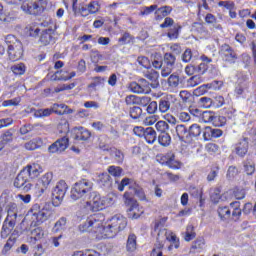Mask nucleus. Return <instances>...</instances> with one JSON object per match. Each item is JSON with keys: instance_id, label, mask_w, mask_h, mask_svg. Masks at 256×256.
Masks as SVG:
<instances>
[{"instance_id": "nucleus-50", "label": "nucleus", "mask_w": 256, "mask_h": 256, "mask_svg": "<svg viewBox=\"0 0 256 256\" xmlns=\"http://www.w3.org/2000/svg\"><path fill=\"white\" fill-rule=\"evenodd\" d=\"M104 201V208L111 207V205H115V201L117 197L115 195L102 196Z\"/></svg>"}, {"instance_id": "nucleus-3", "label": "nucleus", "mask_w": 256, "mask_h": 256, "mask_svg": "<svg viewBox=\"0 0 256 256\" xmlns=\"http://www.w3.org/2000/svg\"><path fill=\"white\" fill-rule=\"evenodd\" d=\"M26 217L31 221V225L37 227V225H43L45 221H49L53 217V210L49 206L41 207L39 204H34Z\"/></svg>"}, {"instance_id": "nucleus-26", "label": "nucleus", "mask_w": 256, "mask_h": 256, "mask_svg": "<svg viewBox=\"0 0 256 256\" xmlns=\"http://www.w3.org/2000/svg\"><path fill=\"white\" fill-rule=\"evenodd\" d=\"M67 229V219L60 218L55 224L52 229L53 233H60V231H65Z\"/></svg>"}, {"instance_id": "nucleus-54", "label": "nucleus", "mask_w": 256, "mask_h": 256, "mask_svg": "<svg viewBox=\"0 0 256 256\" xmlns=\"http://www.w3.org/2000/svg\"><path fill=\"white\" fill-rule=\"evenodd\" d=\"M156 131H159V133H165L169 129V124L165 121H158L155 125Z\"/></svg>"}, {"instance_id": "nucleus-56", "label": "nucleus", "mask_w": 256, "mask_h": 256, "mask_svg": "<svg viewBox=\"0 0 256 256\" xmlns=\"http://www.w3.org/2000/svg\"><path fill=\"white\" fill-rule=\"evenodd\" d=\"M170 157H173V153L169 152L165 155L157 156V161L161 163V165H168Z\"/></svg>"}, {"instance_id": "nucleus-10", "label": "nucleus", "mask_w": 256, "mask_h": 256, "mask_svg": "<svg viewBox=\"0 0 256 256\" xmlns=\"http://www.w3.org/2000/svg\"><path fill=\"white\" fill-rule=\"evenodd\" d=\"M84 207L88 211H93V212L103 211V209H105L103 196H101V194L97 192L90 193Z\"/></svg>"}, {"instance_id": "nucleus-27", "label": "nucleus", "mask_w": 256, "mask_h": 256, "mask_svg": "<svg viewBox=\"0 0 256 256\" xmlns=\"http://www.w3.org/2000/svg\"><path fill=\"white\" fill-rule=\"evenodd\" d=\"M230 209L232 211V219L237 221L239 217H241V208H239V202H232L230 203Z\"/></svg>"}, {"instance_id": "nucleus-39", "label": "nucleus", "mask_w": 256, "mask_h": 256, "mask_svg": "<svg viewBox=\"0 0 256 256\" xmlns=\"http://www.w3.org/2000/svg\"><path fill=\"white\" fill-rule=\"evenodd\" d=\"M198 104L200 105V107H203V109H209L213 107V99L209 97H202L199 99Z\"/></svg>"}, {"instance_id": "nucleus-58", "label": "nucleus", "mask_w": 256, "mask_h": 256, "mask_svg": "<svg viewBox=\"0 0 256 256\" xmlns=\"http://www.w3.org/2000/svg\"><path fill=\"white\" fill-rule=\"evenodd\" d=\"M75 87V84H62L59 85L54 89L55 93H61V91H70V89H73Z\"/></svg>"}, {"instance_id": "nucleus-24", "label": "nucleus", "mask_w": 256, "mask_h": 256, "mask_svg": "<svg viewBox=\"0 0 256 256\" xmlns=\"http://www.w3.org/2000/svg\"><path fill=\"white\" fill-rule=\"evenodd\" d=\"M218 215L222 221H227V219H231V206H219Z\"/></svg>"}, {"instance_id": "nucleus-16", "label": "nucleus", "mask_w": 256, "mask_h": 256, "mask_svg": "<svg viewBox=\"0 0 256 256\" xmlns=\"http://www.w3.org/2000/svg\"><path fill=\"white\" fill-rule=\"evenodd\" d=\"M234 151L238 157H244L249 151V139H241L234 147Z\"/></svg>"}, {"instance_id": "nucleus-64", "label": "nucleus", "mask_w": 256, "mask_h": 256, "mask_svg": "<svg viewBox=\"0 0 256 256\" xmlns=\"http://www.w3.org/2000/svg\"><path fill=\"white\" fill-rule=\"evenodd\" d=\"M208 66L206 63H200L198 66H196V73L197 75H205L207 72Z\"/></svg>"}, {"instance_id": "nucleus-22", "label": "nucleus", "mask_w": 256, "mask_h": 256, "mask_svg": "<svg viewBox=\"0 0 256 256\" xmlns=\"http://www.w3.org/2000/svg\"><path fill=\"white\" fill-rule=\"evenodd\" d=\"M6 210H7L6 219H10L12 221H17V213H18L17 204H15V203L8 204L6 207Z\"/></svg>"}, {"instance_id": "nucleus-51", "label": "nucleus", "mask_w": 256, "mask_h": 256, "mask_svg": "<svg viewBox=\"0 0 256 256\" xmlns=\"http://www.w3.org/2000/svg\"><path fill=\"white\" fill-rule=\"evenodd\" d=\"M108 173L113 177H121V173H123V170L119 166H110L108 168Z\"/></svg>"}, {"instance_id": "nucleus-48", "label": "nucleus", "mask_w": 256, "mask_h": 256, "mask_svg": "<svg viewBox=\"0 0 256 256\" xmlns=\"http://www.w3.org/2000/svg\"><path fill=\"white\" fill-rule=\"evenodd\" d=\"M155 11H157V5H151V6L142 8V10L140 11V15H142V17H147L148 15H151V13Z\"/></svg>"}, {"instance_id": "nucleus-38", "label": "nucleus", "mask_w": 256, "mask_h": 256, "mask_svg": "<svg viewBox=\"0 0 256 256\" xmlns=\"http://www.w3.org/2000/svg\"><path fill=\"white\" fill-rule=\"evenodd\" d=\"M195 239V227L193 225H188L186 228L184 240L185 241H193Z\"/></svg>"}, {"instance_id": "nucleus-32", "label": "nucleus", "mask_w": 256, "mask_h": 256, "mask_svg": "<svg viewBox=\"0 0 256 256\" xmlns=\"http://www.w3.org/2000/svg\"><path fill=\"white\" fill-rule=\"evenodd\" d=\"M202 81L203 78L201 75H194L186 81V87H197V85H201Z\"/></svg>"}, {"instance_id": "nucleus-49", "label": "nucleus", "mask_w": 256, "mask_h": 256, "mask_svg": "<svg viewBox=\"0 0 256 256\" xmlns=\"http://www.w3.org/2000/svg\"><path fill=\"white\" fill-rule=\"evenodd\" d=\"M213 117H215V114L211 111H204L202 112L201 119L204 123H212Z\"/></svg>"}, {"instance_id": "nucleus-44", "label": "nucleus", "mask_w": 256, "mask_h": 256, "mask_svg": "<svg viewBox=\"0 0 256 256\" xmlns=\"http://www.w3.org/2000/svg\"><path fill=\"white\" fill-rule=\"evenodd\" d=\"M167 167L170 169H181V162L175 160V154L172 153V157L168 160Z\"/></svg>"}, {"instance_id": "nucleus-19", "label": "nucleus", "mask_w": 256, "mask_h": 256, "mask_svg": "<svg viewBox=\"0 0 256 256\" xmlns=\"http://www.w3.org/2000/svg\"><path fill=\"white\" fill-rule=\"evenodd\" d=\"M75 75H76L75 72L69 73L65 70H60L54 74V79L56 81H69V79H73V77H75Z\"/></svg>"}, {"instance_id": "nucleus-40", "label": "nucleus", "mask_w": 256, "mask_h": 256, "mask_svg": "<svg viewBox=\"0 0 256 256\" xmlns=\"http://www.w3.org/2000/svg\"><path fill=\"white\" fill-rule=\"evenodd\" d=\"M192 249L203 251L205 249V238H197L192 244Z\"/></svg>"}, {"instance_id": "nucleus-37", "label": "nucleus", "mask_w": 256, "mask_h": 256, "mask_svg": "<svg viewBox=\"0 0 256 256\" xmlns=\"http://www.w3.org/2000/svg\"><path fill=\"white\" fill-rule=\"evenodd\" d=\"M97 181L99 184L103 185H111V176L107 173H101L98 175Z\"/></svg>"}, {"instance_id": "nucleus-15", "label": "nucleus", "mask_w": 256, "mask_h": 256, "mask_svg": "<svg viewBox=\"0 0 256 256\" xmlns=\"http://www.w3.org/2000/svg\"><path fill=\"white\" fill-rule=\"evenodd\" d=\"M219 53L223 61H227L228 63H233L237 59V54L233 51L231 46L227 44L221 46Z\"/></svg>"}, {"instance_id": "nucleus-23", "label": "nucleus", "mask_w": 256, "mask_h": 256, "mask_svg": "<svg viewBox=\"0 0 256 256\" xmlns=\"http://www.w3.org/2000/svg\"><path fill=\"white\" fill-rule=\"evenodd\" d=\"M146 78L151 81V87L155 89V87L159 86V73L155 70L148 71L146 74Z\"/></svg>"}, {"instance_id": "nucleus-61", "label": "nucleus", "mask_w": 256, "mask_h": 256, "mask_svg": "<svg viewBox=\"0 0 256 256\" xmlns=\"http://www.w3.org/2000/svg\"><path fill=\"white\" fill-rule=\"evenodd\" d=\"M58 131L60 133H69V123L67 122V120H62L58 124Z\"/></svg>"}, {"instance_id": "nucleus-57", "label": "nucleus", "mask_w": 256, "mask_h": 256, "mask_svg": "<svg viewBox=\"0 0 256 256\" xmlns=\"http://www.w3.org/2000/svg\"><path fill=\"white\" fill-rule=\"evenodd\" d=\"M126 105H139V97L135 95H128L125 98Z\"/></svg>"}, {"instance_id": "nucleus-5", "label": "nucleus", "mask_w": 256, "mask_h": 256, "mask_svg": "<svg viewBox=\"0 0 256 256\" xmlns=\"http://www.w3.org/2000/svg\"><path fill=\"white\" fill-rule=\"evenodd\" d=\"M125 227H127V218L121 214H116L107 220L103 237L113 239V237H115L117 233H120V231H123Z\"/></svg>"}, {"instance_id": "nucleus-9", "label": "nucleus", "mask_w": 256, "mask_h": 256, "mask_svg": "<svg viewBox=\"0 0 256 256\" xmlns=\"http://www.w3.org/2000/svg\"><path fill=\"white\" fill-rule=\"evenodd\" d=\"M67 189H69V186L65 180H60L56 183L55 187L52 189V203L54 207H59V205L63 203Z\"/></svg>"}, {"instance_id": "nucleus-14", "label": "nucleus", "mask_w": 256, "mask_h": 256, "mask_svg": "<svg viewBox=\"0 0 256 256\" xmlns=\"http://www.w3.org/2000/svg\"><path fill=\"white\" fill-rule=\"evenodd\" d=\"M23 169L27 173L31 181H33V179H37V177H39L44 171L43 166H41V164L39 163L28 164Z\"/></svg>"}, {"instance_id": "nucleus-30", "label": "nucleus", "mask_w": 256, "mask_h": 256, "mask_svg": "<svg viewBox=\"0 0 256 256\" xmlns=\"http://www.w3.org/2000/svg\"><path fill=\"white\" fill-rule=\"evenodd\" d=\"M126 249L127 251H130V253H133V251L137 249V237L135 236V234L129 235Z\"/></svg>"}, {"instance_id": "nucleus-28", "label": "nucleus", "mask_w": 256, "mask_h": 256, "mask_svg": "<svg viewBox=\"0 0 256 256\" xmlns=\"http://www.w3.org/2000/svg\"><path fill=\"white\" fill-rule=\"evenodd\" d=\"M32 113L34 114V117H36L37 119H41L43 117H49L52 113H53V109H38V110H31Z\"/></svg>"}, {"instance_id": "nucleus-18", "label": "nucleus", "mask_w": 256, "mask_h": 256, "mask_svg": "<svg viewBox=\"0 0 256 256\" xmlns=\"http://www.w3.org/2000/svg\"><path fill=\"white\" fill-rule=\"evenodd\" d=\"M141 83L142 85L137 82L130 83V91H132V93H149V89H147V82L145 80H141Z\"/></svg>"}, {"instance_id": "nucleus-1", "label": "nucleus", "mask_w": 256, "mask_h": 256, "mask_svg": "<svg viewBox=\"0 0 256 256\" xmlns=\"http://www.w3.org/2000/svg\"><path fill=\"white\" fill-rule=\"evenodd\" d=\"M154 231L157 233V244L158 249H163L168 245V251H173L174 249H179L180 242L179 238L172 231H168L161 227V222H156L154 226Z\"/></svg>"}, {"instance_id": "nucleus-29", "label": "nucleus", "mask_w": 256, "mask_h": 256, "mask_svg": "<svg viewBox=\"0 0 256 256\" xmlns=\"http://www.w3.org/2000/svg\"><path fill=\"white\" fill-rule=\"evenodd\" d=\"M212 203H220V201H227V194H222L219 189L214 190L211 194Z\"/></svg>"}, {"instance_id": "nucleus-2", "label": "nucleus", "mask_w": 256, "mask_h": 256, "mask_svg": "<svg viewBox=\"0 0 256 256\" xmlns=\"http://www.w3.org/2000/svg\"><path fill=\"white\" fill-rule=\"evenodd\" d=\"M105 216L103 214H93L89 216L85 223L80 225L82 233H95L97 239H106L105 236Z\"/></svg>"}, {"instance_id": "nucleus-17", "label": "nucleus", "mask_w": 256, "mask_h": 256, "mask_svg": "<svg viewBox=\"0 0 256 256\" xmlns=\"http://www.w3.org/2000/svg\"><path fill=\"white\" fill-rule=\"evenodd\" d=\"M15 221L9 218H6L3 222L2 230H1V237L2 239H7L9 235H11V231L15 229Z\"/></svg>"}, {"instance_id": "nucleus-6", "label": "nucleus", "mask_w": 256, "mask_h": 256, "mask_svg": "<svg viewBox=\"0 0 256 256\" xmlns=\"http://www.w3.org/2000/svg\"><path fill=\"white\" fill-rule=\"evenodd\" d=\"M91 189H93V183L87 179L76 182L71 187L70 197L73 201H87L91 195Z\"/></svg>"}, {"instance_id": "nucleus-55", "label": "nucleus", "mask_w": 256, "mask_h": 256, "mask_svg": "<svg viewBox=\"0 0 256 256\" xmlns=\"http://www.w3.org/2000/svg\"><path fill=\"white\" fill-rule=\"evenodd\" d=\"M189 135L192 137H199L201 135V127L197 124L190 126Z\"/></svg>"}, {"instance_id": "nucleus-7", "label": "nucleus", "mask_w": 256, "mask_h": 256, "mask_svg": "<svg viewBox=\"0 0 256 256\" xmlns=\"http://www.w3.org/2000/svg\"><path fill=\"white\" fill-rule=\"evenodd\" d=\"M6 43H13L8 46V57L10 61H19L23 57V44L15 42L17 39L13 34H8L5 38Z\"/></svg>"}, {"instance_id": "nucleus-8", "label": "nucleus", "mask_w": 256, "mask_h": 256, "mask_svg": "<svg viewBox=\"0 0 256 256\" xmlns=\"http://www.w3.org/2000/svg\"><path fill=\"white\" fill-rule=\"evenodd\" d=\"M124 203L127 207L129 219H139V217H141L142 214L145 212V210H143V207L139 206V202L133 199L129 192H126L124 194Z\"/></svg>"}, {"instance_id": "nucleus-59", "label": "nucleus", "mask_w": 256, "mask_h": 256, "mask_svg": "<svg viewBox=\"0 0 256 256\" xmlns=\"http://www.w3.org/2000/svg\"><path fill=\"white\" fill-rule=\"evenodd\" d=\"M137 61H138L139 65H141L145 69H149V67H151V62L149 61L148 57L140 56V57H138Z\"/></svg>"}, {"instance_id": "nucleus-53", "label": "nucleus", "mask_w": 256, "mask_h": 256, "mask_svg": "<svg viewBox=\"0 0 256 256\" xmlns=\"http://www.w3.org/2000/svg\"><path fill=\"white\" fill-rule=\"evenodd\" d=\"M164 65H167V67H172L175 65V56L172 54L166 53L164 55Z\"/></svg>"}, {"instance_id": "nucleus-63", "label": "nucleus", "mask_w": 256, "mask_h": 256, "mask_svg": "<svg viewBox=\"0 0 256 256\" xmlns=\"http://www.w3.org/2000/svg\"><path fill=\"white\" fill-rule=\"evenodd\" d=\"M141 113H143V110H141L140 107H133L130 110V116L132 119H139V117H141Z\"/></svg>"}, {"instance_id": "nucleus-4", "label": "nucleus", "mask_w": 256, "mask_h": 256, "mask_svg": "<svg viewBox=\"0 0 256 256\" xmlns=\"http://www.w3.org/2000/svg\"><path fill=\"white\" fill-rule=\"evenodd\" d=\"M9 5H19L22 3L21 9L27 15H41L47 9L46 0H4Z\"/></svg>"}, {"instance_id": "nucleus-42", "label": "nucleus", "mask_w": 256, "mask_h": 256, "mask_svg": "<svg viewBox=\"0 0 256 256\" xmlns=\"http://www.w3.org/2000/svg\"><path fill=\"white\" fill-rule=\"evenodd\" d=\"M52 111L57 113V115H64L67 113V105L65 104H54L52 107Z\"/></svg>"}, {"instance_id": "nucleus-45", "label": "nucleus", "mask_w": 256, "mask_h": 256, "mask_svg": "<svg viewBox=\"0 0 256 256\" xmlns=\"http://www.w3.org/2000/svg\"><path fill=\"white\" fill-rule=\"evenodd\" d=\"M171 109V102L169 100H160L159 111L161 113H167Z\"/></svg>"}, {"instance_id": "nucleus-21", "label": "nucleus", "mask_w": 256, "mask_h": 256, "mask_svg": "<svg viewBox=\"0 0 256 256\" xmlns=\"http://www.w3.org/2000/svg\"><path fill=\"white\" fill-rule=\"evenodd\" d=\"M43 146V140L41 138H34L27 143H25L24 147L27 151H35V149H39V147Z\"/></svg>"}, {"instance_id": "nucleus-11", "label": "nucleus", "mask_w": 256, "mask_h": 256, "mask_svg": "<svg viewBox=\"0 0 256 256\" xmlns=\"http://www.w3.org/2000/svg\"><path fill=\"white\" fill-rule=\"evenodd\" d=\"M14 187L16 189H22L24 193H29V191H33V183H31V178L27 174V172L22 169L17 177L14 179Z\"/></svg>"}, {"instance_id": "nucleus-20", "label": "nucleus", "mask_w": 256, "mask_h": 256, "mask_svg": "<svg viewBox=\"0 0 256 256\" xmlns=\"http://www.w3.org/2000/svg\"><path fill=\"white\" fill-rule=\"evenodd\" d=\"M172 9L169 6H163L161 8H156L154 19L156 21H161L164 17H167L171 13Z\"/></svg>"}, {"instance_id": "nucleus-12", "label": "nucleus", "mask_w": 256, "mask_h": 256, "mask_svg": "<svg viewBox=\"0 0 256 256\" xmlns=\"http://www.w3.org/2000/svg\"><path fill=\"white\" fill-rule=\"evenodd\" d=\"M51 181H53V173L51 172L45 173L39 180V183H41L42 186L39 187V184L36 183L35 187L32 189V193L34 194V197H36L37 199H39V197H42L47 187L51 185Z\"/></svg>"}, {"instance_id": "nucleus-43", "label": "nucleus", "mask_w": 256, "mask_h": 256, "mask_svg": "<svg viewBox=\"0 0 256 256\" xmlns=\"http://www.w3.org/2000/svg\"><path fill=\"white\" fill-rule=\"evenodd\" d=\"M181 83V80L179 79L178 75H170L168 78V85L169 87H173L174 89L177 88Z\"/></svg>"}, {"instance_id": "nucleus-60", "label": "nucleus", "mask_w": 256, "mask_h": 256, "mask_svg": "<svg viewBox=\"0 0 256 256\" xmlns=\"http://www.w3.org/2000/svg\"><path fill=\"white\" fill-rule=\"evenodd\" d=\"M209 84H204L194 90V94L197 96L205 95L209 91Z\"/></svg>"}, {"instance_id": "nucleus-46", "label": "nucleus", "mask_w": 256, "mask_h": 256, "mask_svg": "<svg viewBox=\"0 0 256 256\" xmlns=\"http://www.w3.org/2000/svg\"><path fill=\"white\" fill-rule=\"evenodd\" d=\"M225 117L223 116H217L214 114V117L212 118L211 124L214 125V127H223L225 125Z\"/></svg>"}, {"instance_id": "nucleus-62", "label": "nucleus", "mask_w": 256, "mask_h": 256, "mask_svg": "<svg viewBox=\"0 0 256 256\" xmlns=\"http://www.w3.org/2000/svg\"><path fill=\"white\" fill-rule=\"evenodd\" d=\"M39 41L41 45H49V43H51V34L50 33L41 34Z\"/></svg>"}, {"instance_id": "nucleus-41", "label": "nucleus", "mask_w": 256, "mask_h": 256, "mask_svg": "<svg viewBox=\"0 0 256 256\" xmlns=\"http://www.w3.org/2000/svg\"><path fill=\"white\" fill-rule=\"evenodd\" d=\"M87 6L90 15H95V13H99V10L101 9V6L97 1H92Z\"/></svg>"}, {"instance_id": "nucleus-36", "label": "nucleus", "mask_w": 256, "mask_h": 256, "mask_svg": "<svg viewBox=\"0 0 256 256\" xmlns=\"http://www.w3.org/2000/svg\"><path fill=\"white\" fill-rule=\"evenodd\" d=\"M11 70L14 73V75H25V71L27 70V68L25 67V64L18 63L13 65L11 67Z\"/></svg>"}, {"instance_id": "nucleus-33", "label": "nucleus", "mask_w": 256, "mask_h": 256, "mask_svg": "<svg viewBox=\"0 0 256 256\" xmlns=\"http://www.w3.org/2000/svg\"><path fill=\"white\" fill-rule=\"evenodd\" d=\"M110 155L116 163H123V159H125L123 152H121L117 148L110 149Z\"/></svg>"}, {"instance_id": "nucleus-31", "label": "nucleus", "mask_w": 256, "mask_h": 256, "mask_svg": "<svg viewBox=\"0 0 256 256\" xmlns=\"http://www.w3.org/2000/svg\"><path fill=\"white\" fill-rule=\"evenodd\" d=\"M174 136L179 139V141H183L187 135V127L185 125H177L175 128Z\"/></svg>"}, {"instance_id": "nucleus-34", "label": "nucleus", "mask_w": 256, "mask_h": 256, "mask_svg": "<svg viewBox=\"0 0 256 256\" xmlns=\"http://www.w3.org/2000/svg\"><path fill=\"white\" fill-rule=\"evenodd\" d=\"M158 142L162 147H169L171 145V135L169 133H162L158 137Z\"/></svg>"}, {"instance_id": "nucleus-35", "label": "nucleus", "mask_w": 256, "mask_h": 256, "mask_svg": "<svg viewBox=\"0 0 256 256\" xmlns=\"http://www.w3.org/2000/svg\"><path fill=\"white\" fill-rule=\"evenodd\" d=\"M31 239L35 241H39V239H43L45 237V231H43V228L37 227L34 230L31 231Z\"/></svg>"}, {"instance_id": "nucleus-13", "label": "nucleus", "mask_w": 256, "mask_h": 256, "mask_svg": "<svg viewBox=\"0 0 256 256\" xmlns=\"http://www.w3.org/2000/svg\"><path fill=\"white\" fill-rule=\"evenodd\" d=\"M69 147V138L62 137L49 146V153H63Z\"/></svg>"}, {"instance_id": "nucleus-52", "label": "nucleus", "mask_w": 256, "mask_h": 256, "mask_svg": "<svg viewBox=\"0 0 256 256\" xmlns=\"http://www.w3.org/2000/svg\"><path fill=\"white\" fill-rule=\"evenodd\" d=\"M19 103H21L20 97L4 101L2 103V107H17V105H19Z\"/></svg>"}, {"instance_id": "nucleus-47", "label": "nucleus", "mask_w": 256, "mask_h": 256, "mask_svg": "<svg viewBox=\"0 0 256 256\" xmlns=\"http://www.w3.org/2000/svg\"><path fill=\"white\" fill-rule=\"evenodd\" d=\"M134 194L136 195V197H138L140 199V201H149L147 199V196L145 195V192L143 191V188L136 186L134 189Z\"/></svg>"}, {"instance_id": "nucleus-25", "label": "nucleus", "mask_w": 256, "mask_h": 256, "mask_svg": "<svg viewBox=\"0 0 256 256\" xmlns=\"http://www.w3.org/2000/svg\"><path fill=\"white\" fill-rule=\"evenodd\" d=\"M144 139L147 143L153 145V143H155L157 140V132H155L153 128H147L146 132L144 133Z\"/></svg>"}]
</instances>
